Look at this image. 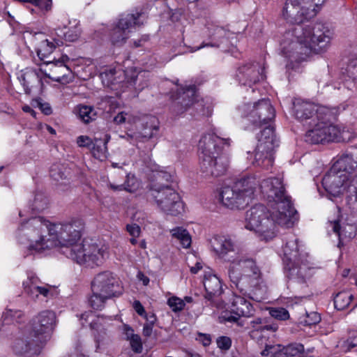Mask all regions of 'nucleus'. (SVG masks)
I'll return each instance as SVG.
<instances>
[{
	"instance_id": "obj_60",
	"label": "nucleus",
	"mask_w": 357,
	"mask_h": 357,
	"mask_svg": "<svg viewBox=\"0 0 357 357\" xmlns=\"http://www.w3.org/2000/svg\"><path fill=\"white\" fill-rule=\"evenodd\" d=\"M330 226L332 227V229L334 233L337 234L339 236H340V225L338 221L330 222Z\"/></svg>"
},
{
	"instance_id": "obj_49",
	"label": "nucleus",
	"mask_w": 357,
	"mask_h": 357,
	"mask_svg": "<svg viewBox=\"0 0 357 357\" xmlns=\"http://www.w3.org/2000/svg\"><path fill=\"white\" fill-rule=\"evenodd\" d=\"M250 324L251 327L253 328V331L250 332V335L252 337H253L256 332L262 331V327L264 326L262 319L259 317L255 318L253 320L250 321Z\"/></svg>"
},
{
	"instance_id": "obj_8",
	"label": "nucleus",
	"mask_w": 357,
	"mask_h": 357,
	"mask_svg": "<svg viewBox=\"0 0 357 357\" xmlns=\"http://www.w3.org/2000/svg\"><path fill=\"white\" fill-rule=\"evenodd\" d=\"M228 275L231 282L243 294L255 289L260 283L261 272L255 261L243 256L228 267Z\"/></svg>"
},
{
	"instance_id": "obj_61",
	"label": "nucleus",
	"mask_w": 357,
	"mask_h": 357,
	"mask_svg": "<svg viewBox=\"0 0 357 357\" xmlns=\"http://www.w3.org/2000/svg\"><path fill=\"white\" fill-rule=\"evenodd\" d=\"M153 326L144 324L143 327V335L150 337L153 333Z\"/></svg>"
},
{
	"instance_id": "obj_46",
	"label": "nucleus",
	"mask_w": 357,
	"mask_h": 357,
	"mask_svg": "<svg viewBox=\"0 0 357 357\" xmlns=\"http://www.w3.org/2000/svg\"><path fill=\"white\" fill-rule=\"evenodd\" d=\"M109 342V338L105 333L103 335L98 334L96 336V349L104 348Z\"/></svg>"
},
{
	"instance_id": "obj_18",
	"label": "nucleus",
	"mask_w": 357,
	"mask_h": 357,
	"mask_svg": "<svg viewBox=\"0 0 357 357\" xmlns=\"http://www.w3.org/2000/svg\"><path fill=\"white\" fill-rule=\"evenodd\" d=\"M351 180L339 171L332 173V167L322 179V185L330 197H338L347 188ZM331 199V197H330Z\"/></svg>"
},
{
	"instance_id": "obj_23",
	"label": "nucleus",
	"mask_w": 357,
	"mask_h": 357,
	"mask_svg": "<svg viewBox=\"0 0 357 357\" xmlns=\"http://www.w3.org/2000/svg\"><path fill=\"white\" fill-rule=\"evenodd\" d=\"M204 286L206 292L205 298L211 302L218 304V297L222 292L220 279L215 275H205Z\"/></svg>"
},
{
	"instance_id": "obj_24",
	"label": "nucleus",
	"mask_w": 357,
	"mask_h": 357,
	"mask_svg": "<svg viewBox=\"0 0 357 357\" xmlns=\"http://www.w3.org/2000/svg\"><path fill=\"white\" fill-rule=\"evenodd\" d=\"M274 150L266 149L261 144H257L255 151V158L252 161L253 165L259 167L263 169H268L273 165L274 162Z\"/></svg>"
},
{
	"instance_id": "obj_7",
	"label": "nucleus",
	"mask_w": 357,
	"mask_h": 357,
	"mask_svg": "<svg viewBox=\"0 0 357 357\" xmlns=\"http://www.w3.org/2000/svg\"><path fill=\"white\" fill-rule=\"evenodd\" d=\"M91 296L89 302L94 310H101L107 301L123 294V289L119 279L110 271L96 275L91 282Z\"/></svg>"
},
{
	"instance_id": "obj_45",
	"label": "nucleus",
	"mask_w": 357,
	"mask_h": 357,
	"mask_svg": "<svg viewBox=\"0 0 357 357\" xmlns=\"http://www.w3.org/2000/svg\"><path fill=\"white\" fill-rule=\"evenodd\" d=\"M321 321L320 315L316 312L306 314V317L301 322L305 326L315 325Z\"/></svg>"
},
{
	"instance_id": "obj_47",
	"label": "nucleus",
	"mask_w": 357,
	"mask_h": 357,
	"mask_svg": "<svg viewBox=\"0 0 357 357\" xmlns=\"http://www.w3.org/2000/svg\"><path fill=\"white\" fill-rule=\"evenodd\" d=\"M347 193L349 197H354L357 202V175L351 178L347 188Z\"/></svg>"
},
{
	"instance_id": "obj_50",
	"label": "nucleus",
	"mask_w": 357,
	"mask_h": 357,
	"mask_svg": "<svg viewBox=\"0 0 357 357\" xmlns=\"http://www.w3.org/2000/svg\"><path fill=\"white\" fill-rule=\"evenodd\" d=\"M77 143L80 147H87L91 149L93 144V140L87 136L81 135L77 137Z\"/></svg>"
},
{
	"instance_id": "obj_5",
	"label": "nucleus",
	"mask_w": 357,
	"mask_h": 357,
	"mask_svg": "<svg viewBox=\"0 0 357 357\" xmlns=\"http://www.w3.org/2000/svg\"><path fill=\"white\" fill-rule=\"evenodd\" d=\"M273 206L267 211L262 204L254 206L246 212L245 227L255 232L261 240L268 241L276 236L278 226L289 228L298 220V215H291V224L280 223L273 217Z\"/></svg>"
},
{
	"instance_id": "obj_26",
	"label": "nucleus",
	"mask_w": 357,
	"mask_h": 357,
	"mask_svg": "<svg viewBox=\"0 0 357 357\" xmlns=\"http://www.w3.org/2000/svg\"><path fill=\"white\" fill-rule=\"evenodd\" d=\"M229 32L224 28L215 26L210 31L209 37L210 43H203L202 45L197 48L192 50L191 52H195L204 47H219L220 45L225 43L228 40Z\"/></svg>"
},
{
	"instance_id": "obj_25",
	"label": "nucleus",
	"mask_w": 357,
	"mask_h": 357,
	"mask_svg": "<svg viewBox=\"0 0 357 357\" xmlns=\"http://www.w3.org/2000/svg\"><path fill=\"white\" fill-rule=\"evenodd\" d=\"M50 73H47L43 69L45 79L49 78L59 83H69L68 77L71 73L70 69L66 65L58 64L54 61L49 63Z\"/></svg>"
},
{
	"instance_id": "obj_64",
	"label": "nucleus",
	"mask_w": 357,
	"mask_h": 357,
	"mask_svg": "<svg viewBox=\"0 0 357 357\" xmlns=\"http://www.w3.org/2000/svg\"><path fill=\"white\" fill-rule=\"evenodd\" d=\"M69 61V57L67 55H63L60 59H55V58L53 59V61L61 65H66V63Z\"/></svg>"
},
{
	"instance_id": "obj_53",
	"label": "nucleus",
	"mask_w": 357,
	"mask_h": 357,
	"mask_svg": "<svg viewBox=\"0 0 357 357\" xmlns=\"http://www.w3.org/2000/svg\"><path fill=\"white\" fill-rule=\"evenodd\" d=\"M116 71L114 68H111L109 70H105L104 73H101V77L102 79L105 77L107 79L108 82L112 83L114 80V76L116 74Z\"/></svg>"
},
{
	"instance_id": "obj_28",
	"label": "nucleus",
	"mask_w": 357,
	"mask_h": 357,
	"mask_svg": "<svg viewBox=\"0 0 357 357\" xmlns=\"http://www.w3.org/2000/svg\"><path fill=\"white\" fill-rule=\"evenodd\" d=\"M231 312L238 316L249 317L253 314V307L244 297L235 296L232 301Z\"/></svg>"
},
{
	"instance_id": "obj_43",
	"label": "nucleus",
	"mask_w": 357,
	"mask_h": 357,
	"mask_svg": "<svg viewBox=\"0 0 357 357\" xmlns=\"http://www.w3.org/2000/svg\"><path fill=\"white\" fill-rule=\"evenodd\" d=\"M287 356L293 357L304 351V346L301 343H293L285 347Z\"/></svg>"
},
{
	"instance_id": "obj_58",
	"label": "nucleus",
	"mask_w": 357,
	"mask_h": 357,
	"mask_svg": "<svg viewBox=\"0 0 357 357\" xmlns=\"http://www.w3.org/2000/svg\"><path fill=\"white\" fill-rule=\"evenodd\" d=\"M127 113L124 112H119L114 118V121L117 124L123 123L126 121Z\"/></svg>"
},
{
	"instance_id": "obj_39",
	"label": "nucleus",
	"mask_w": 357,
	"mask_h": 357,
	"mask_svg": "<svg viewBox=\"0 0 357 357\" xmlns=\"http://www.w3.org/2000/svg\"><path fill=\"white\" fill-rule=\"evenodd\" d=\"M50 174L54 180L59 181L67 178V169L63 165L54 164L50 168Z\"/></svg>"
},
{
	"instance_id": "obj_57",
	"label": "nucleus",
	"mask_w": 357,
	"mask_h": 357,
	"mask_svg": "<svg viewBox=\"0 0 357 357\" xmlns=\"http://www.w3.org/2000/svg\"><path fill=\"white\" fill-rule=\"evenodd\" d=\"M38 296L42 295L45 297H48L50 294V287L46 285L43 287H40L38 285Z\"/></svg>"
},
{
	"instance_id": "obj_9",
	"label": "nucleus",
	"mask_w": 357,
	"mask_h": 357,
	"mask_svg": "<svg viewBox=\"0 0 357 357\" xmlns=\"http://www.w3.org/2000/svg\"><path fill=\"white\" fill-rule=\"evenodd\" d=\"M257 184L255 176L242 178L232 185L222 187L219 192V200L231 209L243 208L251 201Z\"/></svg>"
},
{
	"instance_id": "obj_62",
	"label": "nucleus",
	"mask_w": 357,
	"mask_h": 357,
	"mask_svg": "<svg viewBox=\"0 0 357 357\" xmlns=\"http://www.w3.org/2000/svg\"><path fill=\"white\" fill-rule=\"evenodd\" d=\"M21 315H22V312L20 311L13 312L11 310L7 311L6 313L5 314V316L10 317V318L13 319H15L16 317L20 318L21 317Z\"/></svg>"
},
{
	"instance_id": "obj_51",
	"label": "nucleus",
	"mask_w": 357,
	"mask_h": 357,
	"mask_svg": "<svg viewBox=\"0 0 357 357\" xmlns=\"http://www.w3.org/2000/svg\"><path fill=\"white\" fill-rule=\"evenodd\" d=\"M126 229L130 236L138 237L141 232L140 227L136 224L128 225Z\"/></svg>"
},
{
	"instance_id": "obj_36",
	"label": "nucleus",
	"mask_w": 357,
	"mask_h": 357,
	"mask_svg": "<svg viewBox=\"0 0 357 357\" xmlns=\"http://www.w3.org/2000/svg\"><path fill=\"white\" fill-rule=\"evenodd\" d=\"M261 355L270 357H287L285 347L280 344L266 345L261 351Z\"/></svg>"
},
{
	"instance_id": "obj_16",
	"label": "nucleus",
	"mask_w": 357,
	"mask_h": 357,
	"mask_svg": "<svg viewBox=\"0 0 357 357\" xmlns=\"http://www.w3.org/2000/svg\"><path fill=\"white\" fill-rule=\"evenodd\" d=\"M213 250L219 257L232 265L243 256V250L229 236H218L212 242Z\"/></svg>"
},
{
	"instance_id": "obj_1",
	"label": "nucleus",
	"mask_w": 357,
	"mask_h": 357,
	"mask_svg": "<svg viewBox=\"0 0 357 357\" xmlns=\"http://www.w3.org/2000/svg\"><path fill=\"white\" fill-rule=\"evenodd\" d=\"M84 222L79 218L52 224L41 216L33 217L21 224L17 233L20 243L26 246L30 254L42 253L60 245L62 252L79 264L99 266L107 256V248L82 236Z\"/></svg>"
},
{
	"instance_id": "obj_33",
	"label": "nucleus",
	"mask_w": 357,
	"mask_h": 357,
	"mask_svg": "<svg viewBox=\"0 0 357 357\" xmlns=\"http://www.w3.org/2000/svg\"><path fill=\"white\" fill-rule=\"evenodd\" d=\"M109 139V137L105 136V139L95 138L91 147L93 155L98 158L104 157L107 153V144Z\"/></svg>"
},
{
	"instance_id": "obj_56",
	"label": "nucleus",
	"mask_w": 357,
	"mask_h": 357,
	"mask_svg": "<svg viewBox=\"0 0 357 357\" xmlns=\"http://www.w3.org/2000/svg\"><path fill=\"white\" fill-rule=\"evenodd\" d=\"M241 317V316H238L236 314H234V315L231 314L228 317H225V320L229 322L236 323L239 326H243V323L240 320Z\"/></svg>"
},
{
	"instance_id": "obj_42",
	"label": "nucleus",
	"mask_w": 357,
	"mask_h": 357,
	"mask_svg": "<svg viewBox=\"0 0 357 357\" xmlns=\"http://www.w3.org/2000/svg\"><path fill=\"white\" fill-rule=\"evenodd\" d=\"M271 316L278 320H287L289 318V312L283 307L271 308L269 310Z\"/></svg>"
},
{
	"instance_id": "obj_32",
	"label": "nucleus",
	"mask_w": 357,
	"mask_h": 357,
	"mask_svg": "<svg viewBox=\"0 0 357 357\" xmlns=\"http://www.w3.org/2000/svg\"><path fill=\"white\" fill-rule=\"evenodd\" d=\"M109 188L114 191L126 190L129 192H135L138 188V181L135 176L128 174L126 181L121 185L109 184Z\"/></svg>"
},
{
	"instance_id": "obj_31",
	"label": "nucleus",
	"mask_w": 357,
	"mask_h": 357,
	"mask_svg": "<svg viewBox=\"0 0 357 357\" xmlns=\"http://www.w3.org/2000/svg\"><path fill=\"white\" fill-rule=\"evenodd\" d=\"M172 236L178 240L183 248H188L190 246L192 240L189 232L183 227H176L170 230Z\"/></svg>"
},
{
	"instance_id": "obj_3",
	"label": "nucleus",
	"mask_w": 357,
	"mask_h": 357,
	"mask_svg": "<svg viewBox=\"0 0 357 357\" xmlns=\"http://www.w3.org/2000/svg\"><path fill=\"white\" fill-rule=\"evenodd\" d=\"M228 141L215 134H207L200 139L198 144L199 166L205 177H218L225 173L227 160L220 154L223 145H229Z\"/></svg>"
},
{
	"instance_id": "obj_2",
	"label": "nucleus",
	"mask_w": 357,
	"mask_h": 357,
	"mask_svg": "<svg viewBox=\"0 0 357 357\" xmlns=\"http://www.w3.org/2000/svg\"><path fill=\"white\" fill-rule=\"evenodd\" d=\"M326 0H286L282 16L289 23H296L283 34L280 51L291 63L305 61L318 54L331 39L330 29L322 23L302 24L315 17Z\"/></svg>"
},
{
	"instance_id": "obj_17",
	"label": "nucleus",
	"mask_w": 357,
	"mask_h": 357,
	"mask_svg": "<svg viewBox=\"0 0 357 357\" xmlns=\"http://www.w3.org/2000/svg\"><path fill=\"white\" fill-rule=\"evenodd\" d=\"M18 79L26 94H30L32 91L41 92L45 83L47 82L45 79L43 69L41 68H26L22 70Z\"/></svg>"
},
{
	"instance_id": "obj_6",
	"label": "nucleus",
	"mask_w": 357,
	"mask_h": 357,
	"mask_svg": "<svg viewBox=\"0 0 357 357\" xmlns=\"http://www.w3.org/2000/svg\"><path fill=\"white\" fill-rule=\"evenodd\" d=\"M334 114L331 119L309 121L308 127L305 140L310 144H324L326 142H349L354 138V135L344 127L342 129L333 124L340 112V107H332L331 109Z\"/></svg>"
},
{
	"instance_id": "obj_10",
	"label": "nucleus",
	"mask_w": 357,
	"mask_h": 357,
	"mask_svg": "<svg viewBox=\"0 0 357 357\" xmlns=\"http://www.w3.org/2000/svg\"><path fill=\"white\" fill-rule=\"evenodd\" d=\"M284 263L287 275L291 279L303 280L310 269L308 254L297 238L289 240L284 248Z\"/></svg>"
},
{
	"instance_id": "obj_4",
	"label": "nucleus",
	"mask_w": 357,
	"mask_h": 357,
	"mask_svg": "<svg viewBox=\"0 0 357 357\" xmlns=\"http://www.w3.org/2000/svg\"><path fill=\"white\" fill-rule=\"evenodd\" d=\"M257 186H259L261 192L271 203L273 207V215L278 221L283 224H291L289 219L291 215H297L290 197L286 195L282 181L280 178L271 177L257 181Z\"/></svg>"
},
{
	"instance_id": "obj_15",
	"label": "nucleus",
	"mask_w": 357,
	"mask_h": 357,
	"mask_svg": "<svg viewBox=\"0 0 357 357\" xmlns=\"http://www.w3.org/2000/svg\"><path fill=\"white\" fill-rule=\"evenodd\" d=\"M43 343V340L34 336V333L30 331L16 337L12 342L11 349L16 356L32 357L40 354Z\"/></svg>"
},
{
	"instance_id": "obj_38",
	"label": "nucleus",
	"mask_w": 357,
	"mask_h": 357,
	"mask_svg": "<svg viewBox=\"0 0 357 357\" xmlns=\"http://www.w3.org/2000/svg\"><path fill=\"white\" fill-rule=\"evenodd\" d=\"M352 295L347 292H340L334 298L335 307L338 310H343L349 306L351 301Z\"/></svg>"
},
{
	"instance_id": "obj_54",
	"label": "nucleus",
	"mask_w": 357,
	"mask_h": 357,
	"mask_svg": "<svg viewBox=\"0 0 357 357\" xmlns=\"http://www.w3.org/2000/svg\"><path fill=\"white\" fill-rule=\"evenodd\" d=\"M132 306L139 315L144 316L146 313L144 307L139 301H135Z\"/></svg>"
},
{
	"instance_id": "obj_27",
	"label": "nucleus",
	"mask_w": 357,
	"mask_h": 357,
	"mask_svg": "<svg viewBox=\"0 0 357 357\" xmlns=\"http://www.w3.org/2000/svg\"><path fill=\"white\" fill-rule=\"evenodd\" d=\"M357 167V162L350 155H342L332 166V173L339 171L349 179L350 174Z\"/></svg>"
},
{
	"instance_id": "obj_13",
	"label": "nucleus",
	"mask_w": 357,
	"mask_h": 357,
	"mask_svg": "<svg viewBox=\"0 0 357 357\" xmlns=\"http://www.w3.org/2000/svg\"><path fill=\"white\" fill-rule=\"evenodd\" d=\"M331 108L309 101L296 100L294 102L293 112L296 119L307 126L309 121L333 118L334 114L331 112Z\"/></svg>"
},
{
	"instance_id": "obj_52",
	"label": "nucleus",
	"mask_w": 357,
	"mask_h": 357,
	"mask_svg": "<svg viewBox=\"0 0 357 357\" xmlns=\"http://www.w3.org/2000/svg\"><path fill=\"white\" fill-rule=\"evenodd\" d=\"M174 175L170 173L167 172L166 171H160L158 172L157 178L159 180H164L167 182H172L173 181Z\"/></svg>"
},
{
	"instance_id": "obj_63",
	"label": "nucleus",
	"mask_w": 357,
	"mask_h": 357,
	"mask_svg": "<svg viewBox=\"0 0 357 357\" xmlns=\"http://www.w3.org/2000/svg\"><path fill=\"white\" fill-rule=\"evenodd\" d=\"M40 108L41 109L42 112L46 115H50L52 113V108L49 105V104H40Z\"/></svg>"
},
{
	"instance_id": "obj_35",
	"label": "nucleus",
	"mask_w": 357,
	"mask_h": 357,
	"mask_svg": "<svg viewBox=\"0 0 357 357\" xmlns=\"http://www.w3.org/2000/svg\"><path fill=\"white\" fill-rule=\"evenodd\" d=\"M126 335L127 339L130 341V344L132 351L135 353H141L142 351V344L140 337L133 333V330L128 327H125Z\"/></svg>"
},
{
	"instance_id": "obj_21",
	"label": "nucleus",
	"mask_w": 357,
	"mask_h": 357,
	"mask_svg": "<svg viewBox=\"0 0 357 357\" xmlns=\"http://www.w3.org/2000/svg\"><path fill=\"white\" fill-rule=\"evenodd\" d=\"M197 101V89L195 85L182 86L178 89L177 98L171 106L175 115L184 113Z\"/></svg>"
},
{
	"instance_id": "obj_59",
	"label": "nucleus",
	"mask_w": 357,
	"mask_h": 357,
	"mask_svg": "<svg viewBox=\"0 0 357 357\" xmlns=\"http://www.w3.org/2000/svg\"><path fill=\"white\" fill-rule=\"evenodd\" d=\"M137 278L139 281H142L143 284L146 286L149 283V278L146 276L142 272L139 271L137 273Z\"/></svg>"
},
{
	"instance_id": "obj_30",
	"label": "nucleus",
	"mask_w": 357,
	"mask_h": 357,
	"mask_svg": "<svg viewBox=\"0 0 357 357\" xmlns=\"http://www.w3.org/2000/svg\"><path fill=\"white\" fill-rule=\"evenodd\" d=\"M257 144H261L266 149H275L278 146L277 140L274 133L273 128L271 126H266L257 136Z\"/></svg>"
},
{
	"instance_id": "obj_14",
	"label": "nucleus",
	"mask_w": 357,
	"mask_h": 357,
	"mask_svg": "<svg viewBox=\"0 0 357 357\" xmlns=\"http://www.w3.org/2000/svg\"><path fill=\"white\" fill-rule=\"evenodd\" d=\"M144 20L143 13L139 12L122 15L116 26L112 31V43L116 46L124 44L129 38L130 33L143 24Z\"/></svg>"
},
{
	"instance_id": "obj_44",
	"label": "nucleus",
	"mask_w": 357,
	"mask_h": 357,
	"mask_svg": "<svg viewBox=\"0 0 357 357\" xmlns=\"http://www.w3.org/2000/svg\"><path fill=\"white\" fill-rule=\"evenodd\" d=\"M167 303L174 312L181 311L185 306L184 301L176 296L169 298L167 301Z\"/></svg>"
},
{
	"instance_id": "obj_41",
	"label": "nucleus",
	"mask_w": 357,
	"mask_h": 357,
	"mask_svg": "<svg viewBox=\"0 0 357 357\" xmlns=\"http://www.w3.org/2000/svg\"><path fill=\"white\" fill-rule=\"evenodd\" d=\"M49 204L47 197L42 192L37 193L35 195L33 209L37 211H43L47 208Z\"/></svg>"
},
{
	"instance_id": "obj_48",
	"label": "nucleus",
	"mask_w": 357,
	"mask_h": 357,
	"mask_svg": "<svg viewBox=\"0 0 357 357\" xmlns=\"http://www.w3.org/2000/svg\"><path fill=\"white\" fill-rule=\"evenodd\" d=\"M218 347L222 350H228L231 346V340L227 336H221L217 339Z\"/></svg>"
},
{
	"instance_id": "obj_22",
	"label": "nucleus",
	"mask_w": 357,
	"mask_h": 357,
	"mask_svg": "<svg viewBox=\"0 0 357 357\" xmlns=\"http://www.w3.org/2000/svg\"><path fill=\"white\" fill-rule=\"evenodd\" d=\"M75 22L70 27L63 25V27L59 26L55 29L57 38H54V40L58 47L63 44V40L71 43L78 40L81 35V29L79 22Z\"/></svg>"
},
{
	"instance_id": "obj_20",
	"label": "nucleus",
	"mask_w": 357,
	"mask_h": 357,
	"mask_svg": "<svg viewBox=\"0 0 357 357\" xmlns=\"http://www.w3.org/2000/svg\"><path fill=\"white\" fill-rule=\"evenodd\" d=\"M264 67L259 63H248L240 66L236 74V79L244 86H251L266 77Z\"/></svg>"
},
{
	"instance_id": "obj_11",
	"label": "nucleus",
	"mask_w": 357,
	"mask_h": 357,
	"mask_svg": "<svg viewBox=\"0 0 357 357\" xmlns=\"http://www.w3.org/2000/svg\"><path fill=\"white\" fill-rule=\"evenodd\" d=\"M151 194L158 208L163 213L176 216L184 211V205L179 195L170 185L154 186Z\"/></svg>"
},
{
	"instance_id": "obj_34",
	"label": "nucleus",
	"mask_w": 357,
	"mask_h": 357,
	"mask_svg": "<svg viewBox=\"0 0 357 357\" xmlns=\"http://www.w3.org/2000/svg\"><path fill=\"white\" fill-rule=\"evenodd\" d=\"M157 119L152 116H146L144 119V128L142 135L144 137L151 138L158 129Z\"/></svg>"
},
{
	"instance_id": "obj_12",
	"label": "nucleus",
	"mask_w": 357,
	"mask_h": 357,
	"mask_svg": "<svg viewBox=\"0 0 357 357\" xmlns=\"http://www.w3.org/2000/svg\"><path fill=\"white\" fill-rule=\"evenodd\" d=\"M241 116L252 126L259 127L267 124L275 117V110L268 99L263 98L252 104L244 103L238 108Z\"/></svg>"
},
{
	"instance_id": "obj_40",
	"label": "nucleus",
	"mask_w": 357,
	"mask_h": 357,
	"mask_svg": "<svg viewBox=\"0 0 357 357\" xmlns=\"http://www.w3.org/2000/svg\"><path fill=\"white\" fill-rule=\"evenodd\" d=\"M37 279L31 278L27 281L24 282V292L32 299H36L38 297Z\"/></svg>"
},
{
	"instance_id": "obj_19",
	"label": "nucleus",
	"mask_w": 357,
	"mask_h": 357,
	"mask_svg": "<svg viewBox=\"0 0 357 357\" xmlns=\"http://www.w3.org/2000/svg\"><path fill=\"white\" fill-rule=\"evenodd\" d=\"M56 325V314L53 311L44 310L40 312L33 320L31 331L43 342L54 330Z\"/></svg>"
},
{
	"instance_id": "obj_29",
	"label": "nucleus",
	"mask_w": 357,
	"mask_h": 357,
	"mask_svg": "<svg viewBox=\"0 0 357 357\" xmlns=\"http://www.w3.org/2000/svg\"><path fill=\"white\" fill-rule=\"evenodd\" d=\"M56 46L57 45L54 41L51 42L47 39L41 41L36 50V53L39 59L43 61V63L49 66V63L53 61V59H50L51 54Z\"/></svg>"
},
{
	"instance_id": "obj_37",
	"label": "nucleus",
	"mask_w": 357,
	"mask_h": 357,
	"mask_svg": "<svg viewBox=\"0 0 357 357\" xmlns=\"http://www.w3.org/2000/svg\"><path fill=\"white\" fill-rule=\"evenodd\" d=\"M78 116L83 122L88 123L95 119L96 112L91 106L79 105L78 106Z\"/></svg>"
},
{
	"instance_id": "obj_55",
	"label": "nucleus",
	"mask_w": 357,
	"mask_h": 357,
	"mask_svg": "<svg viewBox=\"0 0 357 357\" xmlns=\"http://www.w3.org/2000/svg\"><path fill=\"white\" fill-rule=\"evenodd\" d=\"M146 319V324L147 325H151L154 326L155 323L156 322L157 318L155 314L153 313H149L146 314L145 313L143 316Z\"/></svg>"
}]
</instances>
